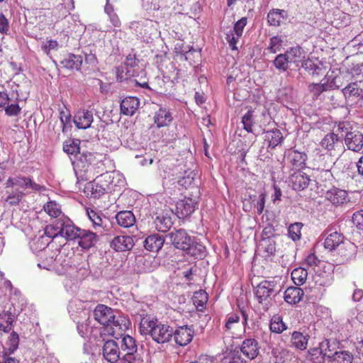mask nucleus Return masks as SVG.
Listing matches in <instances>:
<instances>
[{"label": "nucleus", "instance_id": "c03bdc74", "mask_svg": "<svg viewBox=\"0 0 363 363\" xmlns=\"http://www.w3.org/2000/svg\"><path fill=\"white\" fill-rule=\"evenodd\" d=\"M333 89L332 85H329L326 83H312L308 86L309 91L315 98H318L323 92L327 91Z\"/></svg>", "mask_w": 363, "mask_h": 363}, {"label": "nucleus", "instance_id": "79ce46f5", "mask_svg": "<svg viewBox=\"0 0 363 363\" xmlns=\"http://www.w3.org/2000/svg\"><path fill=\"white\" fill-rule=\"evenodd\" d=\"M24 196L25 194L23 191L19 189H12L11 192H9L5 201L11 206H17L21 203Z\"/></svg>", "mask_w": 363, "mask_h": 363}, {"label": "nucleus", "instance_id": "2eb2a0df", "mask_svg": "<svg viewBox=\"0 0 363 363\" xmlns=\"http://www.w3.org/2000/svg\"><path fill=\"white\" fill-rule=\"evenodd\" d=\"M194 335L193 328L186 325L178 328L174 333V337L177 344L186 346L191 342Z\"/></svg>", "mask_w": 363, "mask_h": 363}, {"label": "nucleus", "instance_id": "864d4df0", "mask_svg": "<svg viewBox=\"0 0 363 363\" xmlns=\"http://www.w3.org/2000/svg\"><path fill=\"white\" fill-rule=\"evenodd\" d=\"M301 66L306 70H308L313 75H319L321 71L320 67L315 64L311 59L303 60Z\"/></svg>", "mask_w": 363, "mask_h": 363}, {"label": "nucleus", "instance_id": "69168bd1", "mask_svg": "<svg viewBox=\"0 0 363 363\" xmlns=\"http://www.w3.org/2000/svg\"><path fill=\"white\" fill-rule=\"evenodd\" d=\"M21 108L18 104L8 105L5 108V113L9 116H16L21 113Z\"/></svg>", "mask_w": 363, "mask_h": 363}, {"label": "nucleus", "instance_id": "c85d7f7f", "mask_svg": "<svg viewBox=\"0 0 363 363\" xmlns=\"http://www.w3.org/2000/svg\"><path fill=\"white\" fill-rule=\"evenodd\" d=\"M154 223L158 231L164 233L170 229L173 221L170 215L161 213L156 216Z\"/></svg>", "mask_w": 363, "mask_h": 363}, {"label": "nucleus", "instance_id": "f257e3e1", "mask_svg": "<svg viewBox=\"0 0 363 363\" xmlns=\"http://www.w3.org/2000/svg\"><path fill=\"white\" fill-rule=\"evenodd\" d=\"M94 317L96 321L104 326L106 333L118 338L129 328L130 322L125 316H116L111 308L104 305L98 304L94 310Z\"/></svg>", "mask_w": 363, "mask_h": 363}, {"label": "nucleus", "instance_id": "774afa93", "mask_svg": "<svg viewBox=\"0 0 363 363\" xmlns=\"http://www.w3.org/2000/svg\"><path fill=\"white\" fill-rule=\"evenodd\" d=\"M228 363H247V361L242 358L238 354V352L235 350V351L230 354Z\"/></svg>", "mask_w": 363, "mask_h": 363}, {"label": "nucleus", "instance_id": "3c124183", "mask_svg": "<svg viewBox=\"0 0 363 363\" xmlns=\"http://www.w3.org/2000/svg\"><path fill=\"white\" fill-rule=\"evenodd\" d=\"M242 123L243 128L247 133L252 132V127L254 124V111L252 110H248L247 113L242 118Z\"/></svg>", "mask_w": 363, "mask_h": 363}, {"label": "nucleus", "instance_id": "393cba45", "mask_svg": "<svg viewBox=\"0 0 363 363\" xmlns=\"http://www.w3.org/2000/svg\"><path fill=\"white\" fill-rule=\"evenodd\" d=\"M172 113L167 108H161L155 114L154 122L158 128L168 126L172 121Z\"/></svg>", "mask_w": 363, "mask_h": 363}, {"label": "nucleus", "instance_id": "423d86ee", "mask_svg": "<svg viewBox=\"0 0 363 363\" xmlns=\"http://www.w3.org/2000/svg\"><path fill=\"white\" fill-rule=\"evenodd\" d=\"M59 224L61 225V236L67 240H77L82 228L76 226L68 218L59 219Z\"/></svg>", "mask_w": 363, "mask_h": 363}, {"label": "nucleus", "instance_id": "1a4fd4ad", "mask_svg": "<svg viewBox=\"0 0 363 363\" xmlns=\"http://www.w3.org/2000/svg\"><path fill=\"white\" fill-rule=\"evenodd\" d=\"M167 237L174 247L181 250L186 249L187 244L190 243L191 240V237L184 229L172 231L168 234Z\"/></svg>", "mask_w": 363, "mask_h": 363}, {"label": "nucleus", "instance_id": "e433bc0d", "mask_svg": "<svg viewBox=\"0 0 363 363\" xmlns=\"http://www.w3.org/2000/svg\"><path fill=\"white\" fill-rule=\"evenodd\" d=\"M291 279L296 286L303 285L308 277V272L303 267H298L291 272Z\"/></svg>", "mask_w": 363, "mask_h": 363}, {"label": "nucleus", "instance_id": "bf43d9fd", "mask_svg": "<svg viewBox=\"0 0 363 363\" xmlns=\"http://www.w3.org/2000/svg\"><path fill=\"white\" fill-rule=\"evenodd\" d=\"M321 263V260L314 253L308 254L305 258V264L312 269H315Z\"/></svg>", "mask_w": 363, "mask_h": 363}, {"label": "nucleus", "instance_id": "4c0bfd02", "mask_svg": "<svg viewBox=\"0 0 363 363\" xmlns=\"http://www.w3.org/2000/svg\"><path fill=\"white\" fill-rule=\"evenodd\" d=\"M121 347V350L125 352V354L138 352V346L135 339L128 335L123 337Z\"/></svg>", "mask_w": 363, "mask_h": 363}, {"label": "nucleus", "instance_id": "7ed1b4c3", "mask_svg": "<svg viewBox=\"0 0 363 363\" xmlns=\"http://www.w3.org/2000/svg\"><path fill=\"white\" fill-rule=\"evenodd\" d=\"M277 291L276 281L264 280L257 286L255 294L259 303H264L267 309L272 301V297L274 296Z\"/></svg>", "mask_w": 363, "mask_h": 363}, {"label": "nucleus", "instance_id": "f704fd0d", "mask_svg": "<svg viewBox=\"0 0 363 363\" xmlns=\"http://www.w3.org/2000/svg\"><path fill=\"white\" fill-rule=\"evenodd\" d=\"M79 140L69 138L63 143V150L68 155L76 156L79 153Z\"/></svg>", "mask_w": 363, "mask_h": 363}, {"label": "nucleus", "instance_id": "c756f323", "mask_svg": "<svg viewBox=\"0 0 363 363\" xmlns=\"http://www.w3.org/2000/svg\"><path fill=\"white\" fill-rule=\"evenodd\" d=\"M240 326V318L238 313L228 314L225 320L224 331L230 335L235 334V330Z\"/></svg>", "mask_w": 363, "mask_h": 363}, {"label": "nucleus", "instance_id": "8fccbe9b", "mask_svg": "<svg viewBox=\"0 0 363 363\" xmlns=\"http://www.w3.org/2000/svg\"><path fill=\"white\" fill-rule=\"evenodd\" d=\"M303 224L301 223H294L291 224L288 228V234L290 238L294 241H297L301 239V229Z\"/></svg>", "mask_w": 363, "mask_h": 363}, {"label": "nucleus", "instance_id": "603ef678", "mask_svg": "<svg viewBox=\"0 0 363 363\" xmlns=\"http://www.w3.org/2000/svg\"><path fill=\"white\" fill-rule=\"evenodd\" d=\"M334 281V277L333 274L331 273H329L328 274H318L315 277V284L328 287L333 284Z\"/></svg>", "mask_w": 363, "mask_h": 363}, {"label": "nucleus", "instance_id": "e2e57ef3", "mask_svg": "<svg viewBox=\"0 0 363 363\" xmlns=\"http://www.w3.org/2000/svg\"><path fill=\"white\" fill-rule=\"evenodd\" d=\"M247 24V18L242 17L239 21H238L233 27V30L231 31L233 33L236 34L238 36H242L243 33V29Z\"/></svg>", "mask_w": 363, "mask_h": 363}, {"label": "nucleus", "instance_id": "ea45409f", "mask_svg": "<svg viewBox=\"0 0 363 363\" xmlns=\"http://www.w3.org/2000/svg\"><path fill=\"white\" fill-rule=\"evenodd\" d=\"M45 212L52 218H58L61 213V208L55 201H49L43 206Z\"/></svg>", "mask_w": 363, "mask_h": 363}, {"label": "nucleus", "instance_id": "6e6d98bb", "mask_svg": "<svg viewBox=\"0 0 363 363\" xmlns=\"http://www.w3.org/2000/svg\"><path fill=\"white\" fill-rule=\"evenodd\" d=\"M44 233L47 237L52 239L59 235H61V225L59 224V220H57L55 225H46L44 230Z\"/></svg>", "mask_w": 363, "mask_h": 363}, {"label": "nucleus", "instance_id": "5fc2aeb1", "mask_svg": "<svg viewBox=\"0 0 363 363\" xmlns=\"http://www.w3.org/2000/svg\"><path fill=\"white\" fill-rule=\"evenodd\" d=\"M120 362L121 363H145L143 357L137 352L125 354Z\"/></svg>", "mask_w": 363, "mask_h": 363}, {"label": "nucleus", "instance_id": "de8ad7c7", "mask_svg": "<svg viewBox=\"0 0 363 363\" xmlns=\"http://www.w3.org/2000/svg\"><path fill=\"white\" fill-rule=\"evenodd\" d=\"M273 63L274 67L281 72H286L291 67L284 53L278 55Z\"/></svg>", "mask_w": 363, "mask_h": 363}, {"label": "nucleus", "instance_id": "7c9ffc66", "mask_svg": "<svg viewBox=\"0 0 363 363\" xmlns=\"http://www.w3.org/2000/svg\"><path fill=\"white\" fill-rule=\"evenodd\" d=\"M117 223L123 228H130L135 223L134 214L130 211L118 212L116 216Z\"/></svg>", "mask_w": 363, "mask_h": 363}, {"label": "nucleus", "instance_id": "58836bf2", "mask_svg": "<svg viewBox=\"0 0 363 363\" xmlns=\"http://www.w3.org/2000/svg\"><path fill=\"white\" fill-rule=\"evenodd\" d=\"M86 188L90 192L91 196L94 199L99 198L102 195L107 194L102 185H100V183L96 182V179L89 182Z\"/></svg>", "mask_w": 363, "mask_h": 363}, {"label": "nucleus", "instance_id": "37998d69", "mask_svg": "<svg viewBox=\"0 0 363 363\" xmlns=\"http://www.w3.org/2000/svg\"><path fill=\"white\" fill-rule=\"evenodd\" d=\"M269 328L272 332L279 334L286 330L287 327L283 322L282 318L277 315L272 318Z\"/></svg>", "mask_w": 363, "mask_h": 363}, {"label": "nucleus", "instance_id": "473e14b6", "mask_svg": "<svg viewBox=\"0 0 363 363\" xmlns=\"http://www.w3.org/2000/svg\"><path fill=\"white\" fill-rule=\"evenodd\" d=\"M265 140L268 142V147L275 148L284 140L282 133L278 129L267 131L265 134Z\"/></svg>", "mask_w": 363, "mask_h": 363}, {"label": "nucleus", "instance_id": "b1692460", "mask_svg": "<svg viewBox=\"0 0 363 363\" xmlns=\"http://www.w3.org/2000/svg\"><path fill=\"white\" fill-rule=\"evenodd\" d=\"M164 238L159 234L150 235L146 238L144 247L150 252H158L163 246Z\"/></svg>", "mask_w": 363, "mask_h": 363}, {"label": "nucleus", "instance_id": "9b49d317", "mask_svg": "<svg viewBox=\"0 0 363 363\" xmlns=\"http://www.w3.org/2000/svg\"><path fill=\"white\" fill-rule=\"evenodd\" d=\"M306 154L296 150H289L286 154V160L290 167L297 171L306 167Z\"/></svg>", "mask_w": 363, "mask_h": 363}, {"label": "nucleus", "instance_id": "a19ab883", "mask_svg": "<svg viewBox=\"0 0 363 363\" xmlns=\"http://www.w3.org/2000/svg\"><path fill=\"white\" fill-rule=\"evenodd\" d=\"M284 10L273 9L267 15V21L271 26H278L284 19Z\"/></svg>", "mask_w": 363, "mask_h": 363}, {"label": "nucleus", "instance_id": "680f3d73", "mask_svg": "<svg viewBox=\"0 0 363 363\" xmlns=\"http://www.w3.org/2000/svg\"><path fill=\"white\" fill-rule=\"evenodd\" d=\"M352 220L358 230H363V210L354 213Z\"/></svg>", "mask_w": 363, "mask_h": 363}, {"label": "nucleus", "instance_id": "a18cd8bd", "mask_svg": "<svg viewBox=\"0 0 363 363\" xmlns=\"http://www.w3.org/2000/svg\"><path fill=\"white\" fill-rule=\"evenodd\" d=\"M80 57L74 55H69L66 58L62 61L63 66L69 69H79L82 60H79Z\"/></svg>", "mask_w": 363, "mask_h": 363}, {"label": "nucleus", "instance_id": "9d476101", "mask_svg": "<svg viewBox=\"0 0 363 363\" xmlns=\"http://www.w3.org/2000/svg\"><path fill=\"white\" fill-rule=\"evenodd\" d=\"M238 348L240 352L250 360L255 359L259 352L258 342L255 338L244 340Z\"/></svg>", "mask_w": 363, "mask_h": 363}, {"label": "nucleus", "instance_id": "4be33fe9", "mask_svg": "<svg viewBox=\"0 0 363 363\" xmlns=\"http://www.w3.org/2000/svg\"><path fill=\"white\" fill-rule=\"evenodd\" d=\"M96 179V182H99L100 185H102L107 194L118 191V185L114 181V172H106L98 176Z\"/></svg>", "mask_w": 363, "mask_h": 363}, {"label": "nucleus", "instance_id": "6ab92c4d", "mask_svg": "<svg viewBox=\"0 0 363 363\" xmlns=\"http://www.w3.org/2000/svg\"><path fill=\"white\" fill-rule=\"evenodd\" d=\"M93 122V113L91 111L79 110L74 116L75 125L80 129H86Z\"/></svg>", "mask_w": 363, "mask_h": 363}, {"label": "nucleus", "instance_id": "0eeeda50", "mask_svg": "<svg viewBox=\"0 0 363 363\" xmlns=\"http://www.w3.org/2000/svg\"><path fill=\"white\" fill-rule=\"evenodd\" d=\"M121 352L117 342L114 340H107L102 347L103 358L108 363H117L120 358Z\"/></svg>", "mask_w": 363, "mask_h": 363}, {"label": "nucleus", "instance_id": "0e129e2a", "mask_svg": "<svg viewBox=\"0 0 363 363\" xmlns=\"http://www.w3.org/2000/svg\"><path fill=\"white\" fill-rule=\"evenodd\" d=\"M241 36H238L236 34L230 32L226 35V40L229 45V47L233 50H238L237 43Z\"/></svg>", "mask_w": 363, "mask_h": 363}, {"label": "nucleus", "instance_id": "bb28decb", "mask_svg": "<svg viewBox=\"0 0 363 363\" xmlns=\"http://www.w3.org/2000/svg\"><path fill=\"white\" fill-rule=\"evenodd\" d=\"M186 255L194 257L195 259H202L206 255V247L201 243L191 240L187 244L186 249L183 250Z\"/></svg>", "mask_w": 363, "mask_h": 363}, {"label": "nucleus", "instance_id": "052dcab7", "mask_svg": "<svg viewBox=\"0 0 363 363\" xmlns=\"http://www.w3.org/2000/svg\"><path fill=\"white\" fill-rule=\"evenodd\" d=\"M320 350H321L323 352V356H325L328 358H332L334 352L333 350L330 348V342L328 339L323 340L319 345Z\"/></svg>", "mask_w": 363, "mask_h": 363}, {"label": "nucleus", "instance_id": "5701e85b", "mask_svg": "<svg viewBox=\"0 0 363 363\" xmlns=\"http://www.w3.org/2000/svg\"><path fill=\"white\" fill-rule=\"evenodd\" d=\"M140 105L139 99L135 96H128L121 102V113L127 116H133Z\"/></svg>", "mask_w": 363, "mask_h": 363}, {"label": "nucleus", "instance_id": "13d9d810", "mask_svg": "<svg viewBox=\"0 0 363 363\" xmlns=\"http://www.w3.org/2000/svg\"><path fill=\"white\" fill-rule=\"evenodd\" d=\"M7 344L10 353H13L17 350L19 344V336L16 332L11 333Z\"/></svg>", "mask_w": 363, "mask_h": 363}, {"label": "nucleus", "instance_id": "a211bd4d", "mask_svg": "<svg viewBox=\"0 0 363 363\" xmlns=\"http://www.w3.org/2000/svg\"><path fill=\"white\" fill-rule=\"evenodd\" d=\"M291 66L298 67L305 59V52L300 46L292 47L284 52Z\"/></svg>", "mask_w": 363, "mask_h": 363}, {"label": "nucleus", "instance_id": "338daca9", "mask_svg": "<svg viewBox=\"0 0 363 363\" xmlns=\"http://www.w3.org/2000/svg\"><path fill=\"white\" fill-rule=\"evenodd\" d=\"M189 363H216V358L208 354H201Z\"/></svg>", "mask_w": 363, "mask_h": 363}, {"label": "nucleus", "instance_id": "4468645a", "mask_svg": "<svg viewBox=\"0 0 363 363\" xmlns=\"http://www.w3.org/2000/svg\"><path fill=\"white\" fill-rule=\"evenodd\" d=\"M320 145L323 149L330 152L340 151L342 147V140L338 135L328 133L322 139Z\"/></svg>", "mask_w": 363, "mask_h": 363}, {"label": "nucleus", "instance_id": "20e7f679", "mask_svg": "<svg viewBox=\"0 0 363 363\" xmlns=\"http://www.w3.org/2000/svg\"><path fill=\"white\" fill-rule=\"evenodd\" d=\"M15 186H18L23 189H30L38 192L44 191L46 189L45 186L35 183L30 177L22 175L10 177L6 180L5 183L6 189H13Z\"/></svg>", "mask_w": 363, "mask_h": 363}, {"label": "nucleus", "instance_id": "72a5a7b5", "mask_svg": "<svg viewBox=\"0 0 363 363\" xmlns=\"http://www.w3.org/2000/svg\"><path fill=\"white\" fill-rule=\"evenodd\" d=\"M192 301L198 311H202L208 301V294L206 291L200 290L196 291L192 297Z\"/></svg>", "mask_w": 363, "mask_h": 363}, {"label": "nucleus", "instance_id": "412c9836", "mask_svg": "<svg viewBox=\"0 0 363 363\" xmlns=\"http://www.w3.org/2000/svg\"><path fill=\"white\" fill-rule=\"evenodd\" d=\"M197 203L194 199L185 197L177 203V211L182 217H187L194 212Z\"/></svg>", "mask_w": 363, "mask_h": 363}, {"label": "nucleus", "instance_id": "39448f33", "mask_svg": "<svg viewBox=\"0 0 363 363\" xmlns=\"http://www.w3.org/2000/svg\"><path fill=\"white\" fill-rule=\"evenodd\" d=\"M325 233L326 237L324 240V247L329 251L337 250L341 245L345 242L344 235L337 231H331L330 228H328Z\"/></svg>", "mask_w": 363, "mask_h": 363}, {"label": "nucleus", "instance_id": "09e8293b", "mask_svg": "<svg viewBox=\"0 0 363 363\" xmlns=\"http://www.w3.org/2000/svg\"><path fill=\"white\" fill-rule=\"evenodd\" d=\"M323 352L319 347L311 348L308 351L307 359L313 363H323L324 358Z\"/></svg>", "mask_w": 363, "mask_h": 363}, {"label": "nucleus", "instance_id": "f3484780", "mask_svg": "<svg viewBox=\"0 0 363 363\" xmlns=\"http://www.w3.org/2000/svg\"><path fill=\"white\" fill-rule=\"evenodd\" d=\"M134 242L133 238L128 235H118L115 237L111 242V247L117 252H124L133 248Z\"/></svg>", "mask_w": 363, "mask_h": 363}, {"label": "nucleus", "instance_id": "aec40b11", "mask_svg": "<svg viewBox=\"0 0 363 363\" xmlns=\"http://www.w3.org/2000/svg\"><path fill=\"white\" fill-rule=\"evenodd\" d=\"M77 240L79 246L87 250L95 245L98 241V235L90 230L82 229Z\"/></svg>", "mask_w": 363, "mask_h": 363}, {"label": "nucleus", "instance_id": "4d7b16f0", "mask_svg": "<svg viewBox=\"0 0 363 363\" xmlns=\"http://www.w3.org/2000/svg\"><path fill=\"white\" fill-rule=\"evenodd\" d=\"M283 40L279 36H274L270 38L268 46V50L271 53H277L282 48Z\"/></svg>", "mask_w": 363, "mask_h": 363}, {"label": "nucleus", "instance_id": "2f4dec72", "mask_svg": "<svg viewBox=\"0 0 363 363\" xmlns=\"http://www.w3.org/2000/svg\"><path fill=\"white\" fill-rule=\"evenodd\" d=\"M310 336L299 331H294L291 335V345L295 348L304 350L307 348Z\"/></svg>", "mask_w": 363, "mask_h": 363}, {"label": "nucleus", "instance_id": "ddd939ff", "mask_svg": "<svg viewBox=\"0 0 363 363\" xmlns=\"http://www.w3.org/2000/svg\"><path fill=\"white\" fill-rule=\"evenodd\" d=\"M325 199L333 206H342L348 201L347 191L337 187H333L325 192Z\"/></svg>", "mask_w": 363, "mask_h": 363}, {"label": "nucleus", "instance_id": "dca6fc26", "mask_svg": "<svg viewBox=\"0 0 363 363\" xmlns=\"http://www.w3.org/2000/svg\"><path fill=\"white\" fill-rule=\"evenodd\" d=\"M289 182L293 189L301 191L308 187L310 179L306 174L298 170L289 177Z\"/></svg>", "mask_w": 363, "mask_h": 363}, {"label": "nucleus", "instance_id": "c9c22d12", "mask_svg": "<svg viewBox=\"0 0 363 363\" xmlns=\"http://www.w3.org/2000/svg\"><path fill=\"white\" fill-rule=\"evenodd\" d=\"M87 216L92 223L93 228L95 230L104 228V219L101 217V213L90 208H86Z\"/></svg>", "mask_w": 363, "mask_h": 363}, {"label": "nucleus", "instance_id": "f8f14e48", "mask_svg": "<svg viewBox=\"0 0 363 363\" xmlns=\"http://www.w3.org/2000/svg\"><path fill=\"white\" fill-rule=\"evenodd\" d=\"M345 143L348 150L359 152L363 147V134L357 130H350L345 135Z\"/></svg>", "mask_w": 363, "mask_h": 363}, {"label": "nucleus", "instance_id": "f03ea898", "mask_svg": "<svg viewBox=\"0 0 363 363\" xmlns=\"http://www.w3.org/2000/svg\"><path fill=\"white\" fill-rule=\"evenodd\" d=\"M140 331L143 335H150L157 343H164L172 336V329L150 317H143L140 323Z\"/></svg>", "mask_w": 363, "mask_h": 363}, {"label": "nucleus", "instance_id": "49530a36", "mask_svg": "<svg viewBox=\"0 0 363 363\" xmlns=\"http://www.w3.org/2000/svg\"><path fill=\"white\" fill-rule=\"evenodd\" d=\"M332 363H352L353 356L348 352L340 351L334 352Z\"/></svg>", "mask_w": 363, "mask_h": 363}, {"label": "nucleus", "instance_id": "a878e982", "mask_svg": "<svg viewBox=\"0 0 363 363\" xmlns=\"http://www.w3.org/2000/svg\"><path fill=\"white\" fill-rule=\"evenodd\" d=\"M346 99L353 100L363 97V89L357 82H351L342 90Z\"/></svg>", "mask_w": 363, "mask_h": 363}, {"label": "nucleus", "instance_id": "6e6552de", "mask_svg": "<svg viewBox=\"0 0 363 363\" xmlns=\"http://www.w3.org/2000/svg\"><path fill=\"white\" fill-rule=\"evenodd\" d=\"M357 253V246L350 241H345L337 249L340 264L347 263L355 259Z\"/></svg>", "mask_w": 363, "mask_h": 363}, {"label": "nucleus", "instance_id": "cd10ccee", "mask_svg": "<svg viewBox=\"0 0 363 363\" xmlns=\"http://www.w3.org/2000/svg\"><path fill=\"white\" fill-rule=\"evenodd\" d=\"M303 294L302 289L297 286H290L284 292V300L289 304H296L300 302Z\"/></svg>", "mask_w": 363, "mask_h": 363}]
</instances>
